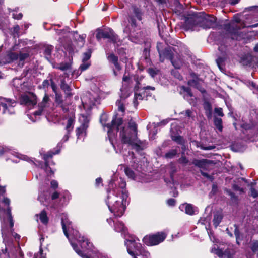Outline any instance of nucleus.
I'll return each instance as SVG.
<instances>
[{"label":"nucleus","mask_w":258,"mask_h":258,"mask_svg":"<svg viewBox=\"0 0 258 258\" xmlns=\"http://www.w3.org/2000/svg\"><path fill=\"white\" fill-rule=\"evenodd\" d=\"M176 150H171L166 154L165 156L166 158H172L176 154Z\"/></svg>","instance_id":"72a5a7b5"},{"label":"nucleus","mask_w":258,"mask_h":258,"mask_svg":"<svg viewBox=\"0 0 258 258\" xmlns=\"http://www.w3.org/2000/svg\"><path fill=\"white\" fill-rule=\"evenodd\" d=\"M13 18L15 19H20L22 17V13H19L18 14L17 13H13L12 14Z\"/></svg>","instance_id":"c03bdc74"},{"label":"nucleus","mask_w":258,"mask_h":258,"mask_svg":"<svg viewBox=\"0 0 258 258\" xmlns=\"http://www.w3.org/2000/svg\"><path fill=\"white\" fill-rule=\"evenodd\" d=\"M114 182L110 181L109 184L110 189L108 190V195L106 201L109 210L115 217L123 215L127 197L125 189L126 182L120 179L119 186L113 188Z\"/></svg>","instance_id":"7ed1b4c3"},{"label":"nucleus","mask_w":258,"mask_h":258,"mask_svg":"<svg viewBox=\"0 0 258 258\" xmlns=\"http://www.w3.org/2000/svg\"><path fill=\"white\" fill-rule=\"evenodd\" d=\"M53 49V47L51 45H47L45 47L44 54L46 58L49 60L50 58L51 53Z\"/></svg>","instance_id":"cd10ccee"},{"label":"nucleus","mask_w":258,"mask_h":258,"mask_svg":"<svg viewBox=\"0 0 258 258\" xmlns=\"http://www.w3.org/2000/svg\"><path fill=\"white\" fill-rule=\"evenodd\" d=\"M35 216L36 217L37 221L38 220V218L39 217L41 222L43 224L46 225L48 223V218L47 216L46 212L44 210L42 211L41 212L39 215L36 214Z\"/></svg>","instance_id":"5701e85b"},{"label":"nucleus","mask_w":258,"mask_h":258,"mask_svg":"<svg viewBox=\"0 0 258 258\" xmlns=\"http://www.w3.org/2000/svg\"><path fill=\"white\" fill-rule=\"evenodd\" d=\"M166 234L163 232L158 233L154 235H147L143 238V242L148 246L158 244L166 238Z\"/></svg>","instance_id":"9d476101"},{"label":"nucleus","mask_w":258,"mask_h":258,"mask_svg":"<svg viewBox=\"0 0 258 258\" xmlns=\"http://www.w3.org/2000/svg\"><path fill=\"white\" fill-rule=\"evenodd\" d=\"M157 48L161 61L163 62L165 58H167L171 61L175 68L179 69L181 67L182 61L176 51L175 48H168L163 51L159 50L158 45L157 46Z\"/></svg>","instance_id":"0eeeda50"},{"label":"nucleus","mask_w":258,"mask_h":258,"mask_svg":"<svg viewBox=\"0 0 258 258\" xmlns=\"http://www.w3.org/2000/svg\"><path fill=\"white\" fill-rule=\"evenodd\" d=\"M240 0H231L230 3L232 5H235L237 4Z\"/></svg>","instance_id":"052dcab7"},{"label":"nucleus","mask_w":258,"mask_h":258,"mask_svg":"<svg viewBox=\"0 0 258 258\" xmlns=\"http://www.w3.org/2000/svg\"><path fill=\"white\" fill-rule=\"evenodd\" d=\"M254 51L255 52H258V44H256L254 47Z\"/></svg>","instance_id":"774afa93"},{"label":"nucleus","mask_w":258,"mask_h":258,"mask_svg":"<svg viewBox=\"0 0 258 258\" xmlns=\"http://www.w3.org/2000/svg\"><path fill=\"white\" fill-rule=\"evenodd\" d=\"M60 87L66 94L68 95L70 94L71 89L69 85L65 83L63 80L61 81Z\"/></svg>","instance_id":"7c9ffc66"},{"label":"nucleus","mask_w":258,"mask_h":258,"mask_svg":"<svg viewBox=\"0 0 258 258\" xmlns=\"http://www.w3.org/2000/svg\"><path fill=\"white\" fill-rule=\"evenodd\" d=\"M179 209L182 211H185V213L188 215H193L198 212L197 208L194 207L192 205L189 204H181L179 206Z\"/></svg>","instance_id":"a211bd4d"},{"label":"nucleus","mask_w":258,"mask_h":258,"mask_svg":"<svg viewBox=\"0 0 258 258\" xmlns=\"http://www.w3.org/2000/svg\"><path fill=\"white\" fill-rule=\"evenodd\" d=\"M96 38L100 40L102 38L109 39L114 44L117 46L121 45V42L118 39L117 36L114 33L111 29L106 30L104 31H99L96 35Z\"/></svg>","instance_id":"9b49d317"},{"label":"nucleus","mask_w":258,"mask_h":258,"mask_svg":"<svg viewBox=\"0 0 258 258\" xmlns=\"http://www.w3.org/2000/svg\"><path fill=\"white\" fill-rule=\"evenodd\" d=\"M211 252L215 253L220 258H231V255L228 250H225L224 252L222 249L214 247L211 250Z\"/></svg>","instance_id":"6ab92c4d"},{"label":"nucleus","mask_w":258,"mask_h":258,"mask_svg":"<svg viewBox=\"0 0 258 258\" xmlns=\"http://www.w3.org/2000/svg\"><path fill=\"white\" fill-rule=\"evenodd\" d=\"M211 163V161L207 159L198 160L195 159L192 161L193 164L202 168H206L208 164Z\"/></svg>","instance_id":"4be33fe9"},{"label":"nucleus","mask_w":258,"mask_h":258,"mask_svg":"<svg viewBox=\"0 0 258 258\" xmlns=\"http://www.w3.org/2000/svg\"><path fill=\"white\" fill-rule=\"evenodd\" d=\"M116 104L118 106V109L119 111H120L122 112L124 111V101L122 100H118L116 102Z\"/></svg>","instance_id":"2f4dec72"},{"label":"nucleus","mask_w":258,"mask_h":258,"mask_svg":"<svg viewBox=\"0 0 258 258\" xmlns=\"http://www.w3.org/2000/svg\"><path fill=\"white\" fill-rule=\"evenodd\" d=\"M22 103L28 106H34L37 103L36 97L34 95H24L21 98Z\"/></svg>","instance_id":"dca6fc26"},{"label":"nucleus","mask_w":258,"mask_h":258,"mask_svg":"<svg viewBox=\"0 0 258 258\" xmlns=\"http://www.w3.org/2000/svg\"><path fill=\"white\" fill-rule=\"evenodd\" d=\"M69 67L70 66L68 63H61L57 67V68L62 71H65L68 70Z\"/></svg>","instance_id":"58836bf2"},{"label":"nucleus","mask_w":258,"mask_h":258,"mask_svg":"<svg viewBox=\"0 0 258 258\" xmlns=\"http://www.w3.org/2000/svg\"><path fill=\"white\" fill-rule=\"evenodd\" d=\"M251 195L253 198H256L258 196V192L254 188L251 189Z\"/></svg>","instance_id":"de8ad7c7"},{"label":"nucleus","mask_w":258,"mask_h":258,"mask_svg":"<svg viewBox=\"0 0 258 258\" xmlns=\"http://www.w3.org/2000/svg\"><path fill=\"white\" fill-rule=\"evenodd\" d=\"M180 160L182 162L185 163H187L188 161L186 159V158L185 157L182 158Z\"/></svg>","instance_id":"680f3d73"},{"label":"nucleus","mask_w":258,"mask_h":258,"mask_svg":"<svg viewBox=\"0 0 258 258\" xmlns=\"http://www.w3.org/2000/svg\"><path fill=\"white\" fill-rule=\"evenodd\" d=\"M50 81H51V86L52 89L53 91L55 93H56L57 92L56 91V88H57L56 86L51 79Z\"/></svg>","instance_id":"09e8293b"},{"label":"nucleus","mask_w":258,"mask_h":258,"mask_svg":"<svg viewBox=\"0 0 258 258\" xmlns=\"http://www.w3.org/2000/svg\"><path fill=\"white\" fill-rule=\"evenodd\" d=\"M9 204L10 200L8 198H4L0 202V214L3 217L1 231L4 241H6L7 237L12 233L14 225Z\"/></svg>","instance_id":"39448f33"},{"label":"nucleus","mask_w":258,"mask_h":258,"mask_svg":"<svg viewBox=\"0 0 258 258\" xmlns=\"http://www.w3.org/2000/svg\"><path fill=\"white\" fill-rule=\"evenodd\" d=\"M16 104L14 100L0 97V106L3 107V113L4 114H13L14 112L13 107Z\"/></svg>","instance_id":"ddd939ff"},{"label":"nucleus","mask_w":258,"mask_h":258,"mask_svg":"<svg viewBox=\"0 0 258 258\" xmlns=\"http://www.w3.org/2000/svg\"><path fill=\"white\" fill-rule=\"evenodd\" d=\"M107 58L110 62L114 64L117 70H120V67L118 63L117 57L115 56L113 54H110L108 56Z\"/></svg>","instance_id":"393cba45"},{"label":"nucleus","mask_w":258,"mask_h":258,"mask_svg":"<svg viewBox=\"0 0 258 258\" xmlns=\"http://www.w3.org/2000/svg\"><path fill=\"white\" fill-rule=\"evenodd\" d=\"M242 61L243 62V63L245 65H247L251 61V57L249 56V60L247 61V62H245L244 60L242 59Z\"/></svg>","instance_id":"69168bd1"},{"label":"nucleus","mask_w":258,"mask_h":258,"mask_svg":"<svg viewBox=\"0 0 258 258\" xmlns=\"http://www.w3.org/2000/svg\"><path fill=\"white\" fill-rule=\"evenodd\" d=\"M124 172L126 175L130 179L135 180V174L134 172L130 168L126 167L124 169Z\"/></svg>","instance_id":"c85d7f7f"},{"label":"nucleus","mask_w":258,"mask_h":258,"mask_svg":"<svg viewBox=\"0 0 258 258\" xmlns=\"http://www.w3.org/2000/svg\"><path fill=\"white\" fill-rule=\"evenodd\" d=\"M50 105V99L47 95L45 94L42 101L39 104V107L42 110L48 107Z\"/></svg>","instance_id":"b1692460"},{"label":"nucleus","mask_w":258,"mask_h":258,"mask_svg":"<svg viewBox=\"0 0 258 258\" xmlns=\"http://www.w3.org/2000/svg\"><path fill=\"white\" fill-rule=\"evenodd\" d=\"M222 215L220 213H216L214 215L213 224L217 227L222 219Z\"/></svg>","instance_id":"bb28decb"},{"label":"nucleus","mask_w":258,"mask_h":258,"mask_svg":"<svg viewBox=\"0 0 258 258\" xmlns=\"http://www.w3.org/2000/svg\"><path fill=\"white\" fill-rule=\"evenodd\" d=\"M90 54L88 53H85L84 54L83 61H87L90 57Z\"/></svg>","instance_id":"3c124183"},{"label":"nucleus","mask_w":258,"mask_h":258,"mask_svg":"<svg viewBox=\"0 0 258 258\" xmlns=\"http://www.w3.org/2000/svg\"><path fill=\"white\" fill-rule=\"evenodd\" d=\"M235 231H234V233H235V235L236 237L237 243L239 244V240H240L239 232V230L238 229L237 227L235 225Z\"/></svg>","instance_id":"4c0bfd02"},{"label":"nucleus","mask_w":258,"mask_h":258,"mask_svg":"<svg viewBox=\"0 0 258 258\" xmlns=\"http://www.w3.org/2000/svg\"><path fill=\"white\" fill-rule=\"evenodd\" d=\"M61 220L64 234L79 255L83 258H108L107 255L95 250L89 240L81 236L79 232L73 228L67 214H62Z\"/></svg>","instance_id":"f03ea898"},{"label":"nucleus","mask_w":258,"mask_h":258,"mask_svg":"<svg viewBox=\"0 0 258 258\" xmlns=\"http://www.w3.org/2000/svg\"><path fill=\"white\" fill-rule=\"evenodd\" d=\"M59 197V194L57 192L53 193L52 195V199L53 200L56 199Z\"/></svg>","instance_id":"5fc2aeb1"},{"label":"nucleus","mask_w":258,"mask_h":258,"mask_svg":"<svg viewBox=\"0 0 258 258\" xmlns=\"http://www.w3.org/2000/svg\"><path fill=\"white\" fill-rule=\"evenodd\" d=\"M28 56L29 55L27 53H20L18 56V58L20 62H23Z\"/></svg>","instance_id":"ea45409f"},{"label":"nucleus","mask_w":258,"mask_h":258,"mask_svg":"<svg viewBox=\"0 0 258 258\" xmlns=\"http://www.w3.org/2000/svg\"><path fill=\"white\" fill-rule=\"evenodd\" d=\"M215 112L220 116H223L224 114L223 113V110L221 108H216L215 109Z\"/></svg>","instance_id":"37998d69"},{"label":"nucleus","mask_w":258,"mask_h":258,"mask_svg":"<svg viewBox=\"0 0 258 258\" xmlns=\"http://www.w3.org/2000/svg\"><path fill=\"white\" fill-rule=\"evenodd\" d=\"M129 80V77H127V76H124L123 77V81L124 82H127Z\"/></svg>","instance_id":"e2e57ef3"},{"label":"nucleus","mask_w":258,"mask_h":258,"mask_svg":"<svg viewBox=\"0 0 258 258\" xmlns=\"http://www.w3.org/2000/svg\"><path fill=\"white\" fill-rule=\"evenodd\" d=\"M18 59V55L16 53L9 52L3 58L0 60V65L9 63Z\"/></svg>","instance_id":"f3484780"},{"label":"nucleus","mask_w":258,"mask_h":258,"mask_svg":"<svg viewBox=\"0 0 258 258\" xmlns=\"http://www.w3.org/2000/svg\"><path fill=\"white\" fill-rule=\"evenodd\" d=\"M34 258H46V257L42 255V250L40 248L39 252L35 255Z\"/></svg>","instance_id":"a18cd8bd"},{"label":"nucleus","mask_w":258,"mask_h":258,"mask_svg":"<svg viewBox=\"0 0 258 258\" xmlns=\"http://www.w3.org/2000/svg\"><path fill=\"white\" fill-rule=\"evenodd\" d=\"M74 117H70L68 119L67 123L66 126V129L67 131L68 134L73 130L74 124Z\"/></svg>","instance_id":"a878e982"},{"label":"nucleus","mask_w":258,"mask_h":258,"mask_svg":"<svg viewBox=\"0 0 258 258\" xmlns=\"http://www.w3.org/2000/svg\"><path fill=\"white\" fill-rule=\"evenodd\" d=\"M51 187L53 188H56L58 187V183L55 180H52L51 181Z\"/></svg>","instance_id":"603ef678"},{"label":"nucleus","mask_w":258,"mask_h":258,"mask_svg":"<svg viewBox=\"0 0 258 258\" xmlns=\"http://www.w3.org/2000/svg\"><path fill=\"white\" fill-rule=\"evenodd\" d=\"M135 96H134V103L135 105H137V103L136 102L137 100H142L143 99L142 95L140 94V92H141L144 89H151L154 90V88L148 86L146 87H143L140 86V84L139 83H137V85L135 87Z\"/></svg>","instance_id":"4468645a"},{"label":"nucleus","mask_w":258,"mask_h":258,"mask_svg":"<svg viewBox=\"0 0 258 258\" xmlns=\"http://www.w3.org/2000/svg\"><path fill=\"white\" fill-rule=\"evenodd\" d=\"M148 72L152 77H154L157 74V71L152 68H149L148 70Z\"/></svg>","instance_id":"79ce46f5"},{"label":"nucleus","mask_w":258,"mask_h":258,"mask_svg":"<svg viewBox=\"0 0 258 258\" xmlns=\"http://www.w3.org/2000/svg\"><path fill=\"white\" fill-rule=\"evenodd\" d=\"M79 121L82 122L80 127L77 129V135L78 139H84V137L86 135V130L88 127V123L89 120L88 117L84 115L81 114L79 118Z\"/></svg>","instance_id":"f8f14e48"},{"label":"nucleus","mask_w":258,"mask_h":258,"mask_svg":"<svg viewBox=\"0 0 258 258\" xmlns=\"http://www.w3.org/2000/svg\"><path fill=\"white\" fill-rule=\"evenodd\" d=\"M90 66L87 61H83V63L80 66V69L82 71L86 70Z\"/></svg>","instance_id":"e433bc0d"},{"label":"nucleus","mask_w":258,"mask_h":258,"mask_svg":"<svg viewBox=\"0 0 258 258\" xmlns=\"http://www.w3.org/2000/svg\"><path fill=\"white\" fill-rule=\"evenodd\" d=\"M100 99L98 93L89 92L82 98V102L85 109H91L92 107L98 103Z\"/></svg>","instance_id":"6e6552de"},{"label":"nucleus","mask_w":258,"mask_h":258,"mask_svg":"<svg viewBox=\"0 0 258 258\" xmlns=\"http://www.w3.org/2000/svg\"><path fill=\"white\" fill-rule=\"evenodd\" d=\"M134 12L135 15V16L137 18L139 21H141L142 20L141 17V13L140 10L138 8H135L134 10Z\"/></svg>","instance_id":"f704fd0d"},{"label":"nucleus","mask_w":258,"mask_h":258,"mask_svg":"<svg viewBox=\"0 0 258 258\" xmlns=\"http://www.w3.org/2000/svg\"><path fill=\"white\" fill-rule=\"evenodd\" d=\"M69 139V136L68 134L66 135L63 138V140H64V141H67Z\"/></svg>","instance_id":"338daca9"},{"label":"nucleus","mask_w":258,"mask_h":258,"mask_svg":"<svg viewBox=\"0 0 258 258\" xmlns=\"http://www.w3.org/2000/svg\"><path fill=\"white\" fill-rule=\"evenodd\" d=\"M55 101L58 104L61 103L62 102V99H61V96L58 92L55 93Z\"/></svg>","instance_id":"a19ab883"},{"label":"nucleus","mask_w":258,"mask_h":258,"mask_svg":"<svg viewBox=\"0 0 258 258\" xmlns=\"http://www.w3.org/2000/svg\"><path fill=\"white\" fill-rule=\"evenodd\" d=\"M130 23L132 27V29L126 27L124 30V32L127 33H130V39L132 42L137 43L139 42V39L138 38L134 37L132 33L135 31L134 28L137 26V24L135 22V20L133 17L130 18Z\"/></svg>","instance_id":"2eb2a0df"},{"label":"nucleus","mask_w":258,"mask_h":258,"mask_svg":"<svg viewBox=\"0 0 258 258\" xmlns=\"http://www.w3.org/2000/svg\"><path fill=\"white\" fill-rule=\"evenodd\" d=\"M5 192V187L0 186V194H3Z\"/></svg>","instance_id":"bf43d9fd"},{"label":"nucleus","mask_w":258,"mask_h":258,"mask_svg":"<svg viewBox=\"0 0 258 258\" xmlns=\"http://www.w3.org/2000/svg\"><path fill=\"white\" fill-rule=\"evenodd\" d=\"M202 174L204 176H205V177H207V178H209V179H210L212 180V178L211 176H210V175H209L207 173L202 172Z\"/></svg>","instance_id":"6e6d98bb"},{"label":"nucleus","mask_w":258,"mask_h":258,"mask_svg":"<svg viewBox=\"0 0 258 258\" xmlns=\"http://www.w3.org/2000/svg\"><path fill=\"white\" fill-rule=\"evenodd\" d=\"M52 157V154L51 153L44 154L43 156V159L45 160V170L48 175H50L51 174H54V171H53L50 167H48V166L49 165L48 160L49 158H51Z\"/></svg>","instance_id":"aec40b11"},{"label":"nucleus","mask_w":258,"mask_h":258,"mask_svg":"<svg viewBox=\"0 0 258 258\" xmlns=\"http://www.w3.org/2000/svg\"><path fill=\"white\" fill-rule=\"evenodd\" d=\"M102 182V179L101 178H97L96 179V184L98 185Z\"/></svg>","instance_id":"4d7b16f0"},{"label":"nucleus","mask_w":258,"mask_h":258,"mask_svg":"<svg viewBox=\"0 0 258 258\" xmlns=\"http://www.w3.org/2000/svg\"><path fill=\"white\" fill-rule=\"evenodd\" d=\"M114 230L118 232L121 233L122 235H123L124 236L127 233V229L124 226V224L119 221L116 222L115 225L114 226Z\"/></svg>","instance_id":"412c9836"},{"label":"nucleus","mask_w":258,"mask_h":258,"mask_svg":"<svg viewBox=\"0 0 258 258\" xmlns=\"http://www.w3.org/2000/svg\"><path fill=\"white\" fill-rule=\"evenodd\" d=\"M107 115L102 114L100 117V122L104 127L107 128L108 137L110 142L114 147L116 152L118 150L121 152L120 148L117 145L116 149L115 145L113 143V139L118 136L119 139L123 144H127L137 150H142L144 148L143 143L138 140L137 137V125L133 121L131 120L127 123L124 122L120 117L115 116L113 117L111 124H106Z\"/></svg>","instance_id":"f257e3e1"},{"label":"nucleus","mask_w":258,"mask_h":258,"mask_svg":"<svg viewBox=\"0 0 258 258\" xmlns=\"http://www.w3.org/2000/svg\"><path fill=\"white\" fill-rule=\"evenodd\" d=\"M7 20L5 19L4 20L0 17V29L2 30L5 29L7 27Z\"/></svg>","instance_id":"c9c22d12"},{"label":"nucleus","mask_w":258,"mask_h":258,"mask_svg":"<svg viewBox=\"0 0 258 258\" xmlns=\"http://www.w3.org/2000/svg\"><path fill=\"white\" fill-rule=\"evenodd\" d=\"M185 91L187 92V94L189 96H192V95L190 92V90L189 88H186V89H185Z\"/></svg>","instance_id":"13d9d810"},{"label":"nucleus","mask_w":258,"mask_h":258,"mask_svg":"<svg viewBox=\"0 0 258 258\" xmlns=\"http://www.w3.org/2000/svg\"><path fill=\"white\" fill-rule=\"evenodd\" d=\"M251 249L253 252L258 253V241H255L252 242L251 244Z\"/></svg>","instance_id":"473e14b6"},{"label":"nucleus","mask_w":258,"mask_h":258,"mask_svg":"<svg viewBox=\"0 0 258 258\" xmlns=\"http://www.w3.org/2000/svg\"><path fill=\"white\" fill-rule=\"evenodd\" d=\"M138 238L131 237L126 239L125 244L126 246L127 252L133 258H149L150 253L146 251L139 242Z\"/></svg>","instance_id":"423d86ee"},{"label":"nucleus","mask_w":258,"mask_h":258,"mask_svg":"<svg viewBox=\"0 0 258 258\" xmlns=\"http://www.w3.org/2000/svg\"><path fill=\"white\" fill-rule=\"evenodd\" d=\"M191 111L189 110H187L186 111V114L187 116H190V115H191Z\"/></svg>","instance_id":"0e129e2a"},{"label":"nucleus","mask_w":258,"mask_h":258,"mask_svg":"<svg viewBox=\"0 0 258 258\" xmlns=\"http://www.w3.org/2000/svg\"><path fill=\"white\" fill-rule=\"evenodd\" d=\"M215 18L211 15H207L204 12L193 13L187 17L185 21L184 28L185 30L194 31L198 26L203 28H210L214 25Z\"/></svg>","instance_id":"20e7f679"},{"label":"nucleus","mask_w":258,"mask_h":258,"mask_svg":"<svg viewBox=\"0 0 258 258\" xmlns=\"http://www.w3.org/2000/svg\"><path fill=\"white\" fill-rule=\"evenodd\" d=\"M100 99L98 93L89 92L82 98V102L85 109H91L92 107L98 103Z\"/></svg>","instance_id":"1a4fd4ad"},{"label":"nucleus","mask_w":258,"mask_h":258,"mask_svg":"<svg viewBox=\"0 0 258 258\" xmlns=\"http://www.w3.org/2000/svg\"><path fill=\"white\" fill-rule=\"evenodd\" d=\"M42 86L44 88H47L49 86V81L47 80H45L43 82Z\"/></svg>","instance_id":"864d4df0"},{"label":"nucleus","mask_w":258,"mask_h":258,"mask_svg":"<svg viewBox=\"0 0 258 258\" xmlns=\"http://www.w3.org/2000/svg\"><path fill=\"white\" fill-rule=\"evenodd\" d=\"M167 203L169 206H174L175 204V200L173 199H170L167 201Z\"/></svg>","instance_id":"8fccbe9b"},{"label":"nucleus","mask_w":258,"mask_h":258,"mask_svg":"<svg viewBox=\"0 0 258 258\" xmlns=\"http://www.w3.org/2000/svg\"><path fill=\"white\" fill-rule=\"evenodd\" d=\"M172 139L179 143H181L182 141V138L181 136L173 137Z\"/></svg>","instance_id":"49530a36"},{"label":"nucleus","mask_w":258,"mask_h":258,"mask_svg":"<svg viewBox=\"0 0 258 258\" xmlns=\"http://www.w3.org/2000/svg\"><path fill=\"white\" fill-rule=\"evenodd\" d=\"M214 124L217 128L220 131L222 132L223 129L222 121L221 118L215 117L214 118Z\"/></svg>","instance_id":"c756f323"}]
</instances>
